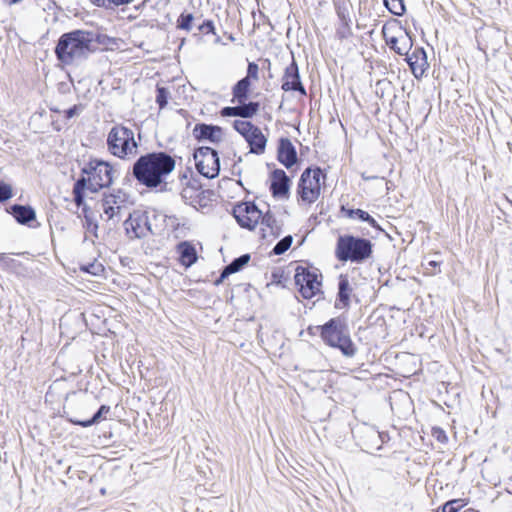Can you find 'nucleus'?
<instances>
[{
  "instance_id": "1",
  "label": "nucleus",
  "mask_w": 512,
  "mask_h": 512,
  "mask_svg": "<svg viewBox=\"0 0 512 512\" xmlns=\"http://www.w3.org/2000/svg\"><path fill=\"white\" fill-rule=\"evenodd\" d=\"M175 160L165 152L142 155L133 165V176L142 185L156 188L175 169Z\"/></svg>"
},
{
  "instance_id": "2",
  "label": "nucleus",
  "mask_w": 512,
  "mask_h": 512,
  "mask_svg": "<svg viewBox=\"0 0 512 512\" xmlns=\"http://www.w3.org/2000/svg\"><path fill=\"white\" fill-rule=\"evenodd\" d=\"M114 169L105 161L93 159L82 168V176L74 185V200L78 206L83 203L87 192L96 193L109 187L113 182Z\"/></svg>"
},
{
  "instance_id": "3",
  "label": "nucleus",
  "mask_w": 512,
  "mask_h": 512,
  "mask_svg": "<svg viewBox=\"0 0 512 512\" xmlns=\"http://www.w3.org/2000/svg\"><path fill=\"white\" fill-rule=\"evenodd\" d=\"M93 42V35L87 31L65 33L58 40L55 54L64 65H72L88 57L92 52Z\"/></svg>"
},
{
  "instance_id": "4",
  "label": "nucleus",
  "mask_w": 512,
  "mask_h": 512,
  "mask_svg": "<svg viewBox=\"0 0 512 512\" xmlns=\"http://www.w3.org/2000/svg\"><path fill=\"white\" fill-rule=\"evenodd\" d=\"M108 151L120 159H131L137 155L138 144L134 132L122 125L114 126L107 136Z\"/></svg>"
},
{
  "instance_id": "5",
  "label": "nucleus",
  "mask_w": 512,
  "mask_h": 512,
  "mask_svg": "<svg viewBox=\"0 0 512 512\" xmlns=\"http://www.w3.org/2000/svg\"><path fill=\"white\" fill-rule=\"evenodd\" d=\"M372 254L371 242L354 236H340L337 241L335 255L340 261L361 263Z\"/></svg>"
},
{
  "instance_id": "6",
  "label": "nucleus",
  "mask_w": 512,
  "mask_h": 512,
  "mask_svg": "<svg viewBox=\"0 0 512 512\" xmlns=\"http://www.w3.org/2000/svg\"><path fill=\"white\" fill-rule=\"evenodd\" d=\"M321 337L331 347L341 350L345 356H353L356 348L347 332L346 323L341 318H333L321 327Z\"/></svg>"
},
{
  "instance_id": "7",
  "label": "nucleus",
  "mask_w": 512,
  "mask_h": 512,
  "mask_svg": "<svg viewBox=\"0 0 512 512\" xmlns=\"http://www.w3.org/2000/svg\"><path fill=\"white\" fill-rule=\"evenodd\" d=\"M321 177L324 178L321 169H306L300 178L298 193L305 203H314L320 196Z\"/></svg>"
},
{
  "instance_id": "8",
  "label": "nucleus",
  "mask_w": 512,
  "mask_h": 512,
  "mask_svg": "<svg viewBox=\"0 0 512 512\" xmlns=\"http://www.w3.org/2000/svg\"><path fill=\"white\" fill-rule=\"evenodd\" d=\"M238 224H272L275 219L267 211L264 213L253 202H240L233 208Z\"/></svg>"
},
{
  "instance_id": "9",
  "label": "nucleus",
  "mask_w": 512,
  "mask_h": 512,
  "mask_svg": "<svg viewBox=\"0 0 512 512\" xmlns=\"http://www.w3.org/2000/svg\"><path fill=\"white\" fill-rule=\"evenodd\" d=\"M194 160L198 172L207 177L215 178L220 171V162L217 152L210 147H200L194 153Z\"/></svg>"
},
{
  "instance_id": "10",
  "label": "nucleus",
  "mask_w": 512,
  "mask_h": 512,
  "mask_svg": "<svg viewBox=\"0 0 512 512\" xmlns=\"http://www.w3.org/2000/svg\"><path fill=\"white\" fill-rule=\"evenodd\" d=\"M126 195L120 190L105 195L102 199L101 218L103 221H121V216L126 213Z\"/></svg>"
},
{
  "instance_id": "11",
  "label": "nucleus",
  "mask_w": 512,
  "mask_h": 512,
  "mask_svg": "<svg viewBox=\"0 0 512 512\" xmlns=\"http://www.w3.org/2000/svg\"><path fill=\"white\" fill-rule=\"evenodd\" d=\"M295 283L299 287V292L305 299H311L321 292V276L315 271L304 268L297 269Z\"/></svg>"
},
{
  "instance_id": "12",
  "label": "nucleus",
  "mask_w": 512,
  "mask_h": 512,
  "mask_svg": "<svg viewBox=\"0 0 512 512\" xmlns=\"http://www.w3.org/2000/svg\"><path fill=\"white\" fill-rule=\"evenodd\" d=\"M383 35L386 44L399 55H408V52L413 46L410 34L401 27L395 30L390 28H383Z\"/></svg>"
},
{
  "instance_id": "13",
  "label": "nucleus",
  "mask_w": 512,
  "mask_h": 512,
  "mask_svg": "<svg viewBox=\"0 0 512 512\" xmlns=\"http://www.w3.org/2000/svg\"><path fill=\"white\" fill-rule=\"evenodd\" d=\"M282 89L284 91H299L302 95H306V90L300 81L298 65L294 59L285 69Z\"/></svg>"
},
{
  "instance_id": "14",
  "label": "nucleus",
  "mask_w": 512,
  "mask_h": 512,
  "mask_svg": "<svg viewBox=\"0 0 512 512\" xmlns=\"http://www.w3.org/2000/svg\"><path fill=\"white\" fill-rule=\"evenodd\" d=\"M352 290L353 289L348 280V277L345 275H340L338 282V296L335 301V308L342 310L349 307Z\"/></svg>"
},
{
  "instance_id": "15",
  "label": "nucleus",
  "mask_w": 512,
  "mask_h": 512,
  "mask_svg": "<svg viewBox=\"0 0 512 512\" xmlns=\"http://www.w3.org/2000/svg\"><path fill=\"white\" fill-rule=\"evenodd\" d=\"M278 160L287 168H290L296 163L297 154L292 142L287 138L280 140L278 148Z\"/></svg>"
},
{
  "instance_id": "16",
  "label": "nucleus",
  "mask_w": 512,
  "mask_h": 512,
  "mask_svg": "<svg viewBox=\"0 0 512 512\" xmlns=\"http://www.w3.org/2000/svg\"><path fill=\"white\" fill-rule=\"evenodd\" d=\"M270 189L274 196L285 197L289 190V178L283 170H275L272 173Z\"/></svg>"
},
{
  "instance_id": "17",
  "label": "nucleus",
  "mask_w": 512,
  "mask_h": 512,
  "mask_svg": "<svg viewBox=\"0 0 512 512\" xmlns=\"http://www.w3.org/2000/svg\"><path fill=\"white\" fill-rule=\"evenodd\" d=\"M258 107V103L250 102L240 106L225 107L221 114L222 116H240L243 118H250L257 113Z\"/></svg>"
},
{
  "instance_id": "18",
  "label": "nucleus",
  "mask_w": 512,
  "mask_h": 512,
  "mask_svg": "<svg viewBox=\"0 0 512 512\" xmlns=\"http://www.w3.org/2000/svg\"><path fill=\"white\" fill-rule=\"evenodd\" d=\"M245 140L249 144L251 153L261 155L265 152L267 138L260 128L256 127L253 129V132H251Z\"/></svg>"
},
{
  "instance_id": "19",
  "label": "nucleus",
  "mask_w": 512,
  "mask_h": 512,
  "mask_svg": "<svg viewBox=\"0 0 512 512\" xmlns=\"http://www.w3.org/2000/svg\"><path fill=\"white\" fill-rule=\"evenodd\" d=\"M194 133L200 139H207L211 142H219L222 139V129L218 126H211L206 124L197 125L194 128Z\"/></svg>"
},
{
  "instance_id": "20",
  "label": "nucleus",
  "mask_w": 512,
  "mask_h": 512,
  "mask_svg": "<svg viewBox=\"0 0 512 512\" xmlns=\"http://www.w3.org/2000/svg\"><path fill=\"white\" fill-rule=\"evenodd\" d=\"M8 212L13 215L15 220L20 224H26L35 219L36 213L35 210L30 206L23 205H12Z\"/></svg>"
},
{
  "instance_id": "21",
  "label": "nucleus",
  "mask_w": 512,
  "mask_h": 512,
  "mask_svg": "<svg viewBox=\"0 0 512 512\" xmlns=\"http://www.w3.org/2000/svg\"><path fill=\"white\" fill-rule=\"evenodd\" d=\"M178 252L181 263L186 267H190L197 261L195 248L188 242H181L178 245Z\"/></svg>"
},
{
  "instance_id": "22",
  "label": "nucleus",
  "mask_w": 512,
  "mask_h": 512,
  "mask_svg": "<svg viewBox=\"0 0 512 512\" xmlns=\"http://www.w3.org/2000/svg\"><path fill=\"white\" fill-rule=\"evenodd\" d=\"M340 213L341 217L347 220L364 221L369 222V224H377L367 212L361 209H347L343 206Z\"/></svg>"
},
{
  "instance_id": "23",
  "label": "nucleus",
  "mask_w": 512,
  "mask_h": 512,
  "mask_svg": "<svg viewBox=\"0 0 512 512\" xmlns=\"http://www.w3.org/2000/svg\"><path fill=\"white\" fill-rule=\"evenodd\" d=\"M407 62L413 71L414 74L419 70L420 73L423 72V67L426 64V54L423 49H415L412 54L406 55Z\"/></svg>"
},
{
  "instance_id": "24",
  "label": "nucleus",
  "mask_w": 512,
  "mask_h": 512,
  "mask_svg": "<svg viewBox=\"0 0 512 512\" xmlns=\"http://www.w3.org/2000/svg\"><path fill=\"white\" fill-rule=\"evenodd\" d=\"M250 260L249 254H244L239 258L233 260L228 266L225 267L221 274V278H225L230 274L236 273L241 270Z\"/></svg>"
},
{
  "instance_id": "25",
  "label": "nucleus",
  "mask_w": 512,
  "mask_h": 512,
  "mask_svg": "<svg viewBox=\"0 0 512 512\" xmlns=\"http://www.w3.org/2000/svg\"><path fill=\"white\" fill-rule=\"evenodd\" d=\"M250 85L251 84L248 78H243L234 86L233 96L238 100L239 103H243L247 99Z\"/></svg>"
},
{
  "instance_id": "26",
  "label": "nucleus",
  "mask_w": 512,
  "mask_h": 512,
  "mask_svg": "<svg viewBox=\"0 0 512 512\" xmlns=\"http://www.w3.org/2000/svg\"><path fill=\"white\" fill-rule=\"evenodd\" d=\"M175 220L174 216H168L162 211L151 210L146 212L145 224H149L152 221L157 223H166L167 221L174 222Z\"/></svg>"
},
{
  "instance_id": "27",
  "label": "nucleus",
  "mask_w": 512,
  "mask_h": 512,
  "mask_svg": "<svg viewBox=\"0 0 512 512\" xmlns=\"http://www.w3.org/2000/svg\"><path fill=\"white\" fill-rule=\"evenodd\" d=\"M234 129L240 133L245 139L248 135L253 132L257 126L253 125L250 121L245 120H235L233 123Z\"/></svg>"
},
{
  "instance_id": "28",
  "label": "nucleus",
  "mask_w": 512,
  "mask_h": 512,
  "mask_svg": "<svg viewBox=\"0 0 512 512\" xmlns=\"http://www.w3.org/2000/svg\"><path fill=\"white\" fill-rule=\"evenodd\" d=\"M387 9L396 16H401L405 13V5L403 0H384Z\"/></svg>"
},
{
  "instance_id": "29",
  "label": "nucleus",
  "mask_w": 512,
  "mask_h": 512,
  "mask_svg": "<svg viewBox=\"0 0 512 512\" xmlns=\"http://www.w3.org/2000/svg\"><path fill=\"white\" fill-rule=\"evenodd\" d=\"M80 270L93 276H101L104 272V266L102 263L95 260L92 263L82 264Z\"/></svg>"
},
{
  "instance_id": "30",
  "label": "nucleus",
  "mask_w": 512,
  "mask_h": 512,
  "mask_svg": "<svg viewBox=\"0 0 512 512\" xmlns=\"http://www.w3.org/2000/svg\"><path fill=\"white\" fill-rule=\"evenodd\" d=\"M110 411V407L106 405H102L98 412L89 420L86 421H77L76 424L82 426V427H89L93 425L94 423H97L104 414H107Z\"/></svg>"
},
{
  "instance_id": "31",
  "label": "nucleus",
  "mask_w": 512,
  "mask_h": 512,
  "mask_svg": "<svg viewBox=\"0 0 512 512\" xmlns=\"http://www.w3.org/2000/svg\"><path fill=\"white\" fill-rule=\"evenodd\" d=\"M150 231V226H128L126 227V234L130 238H141Z\"/></svg>"
},
{
  "instance_id": "32",
  "label": "nucleus",
  "mask_w": 512,
  "mask_h": 512,
  "mask_svg": "<svg viewBox=\"0 0 512 512\" xmlns=\"http://www.w3.org/2000/svg\"><path fill=\"white\" fill-rule=\"evenodd\" d=\"M466 503L462 499H454L446 502L442 508L441 512H458L462 507H464ZM439 512V510L437 511Z\"/></svg>"
},
{
  "instance_id": "33",
  "label": "nucleus",
  "mask_w": 512,
  "mask_h": 512,
  "mask_svg": "<svg viewBox=\"0 0 512 512\" xmlns=\"http://www.w3.org/2000/svg\"><path fill=\"white\" fill-rule=\"evenodd\" d=\"M292 236L288 235L286 237H284L281 241H279L275 247L273 248V253L275 255H281L283 254L285 251H287L291 244H292Z\"/></svg>"
},
{
  "instance_id": "34",
  "label": "nucleus",
  "mask_w": 512,
  "mask_h": 512,
  "mask_svg": "<svg viewBox=\"0 0 512 512\" xmlns=\"http://www.w3.org/2000/svg\"><path fill=\"white\" fill-rule=\"evenodd\" d=\"M194 17L190 13H182L179 18L177 19V27L182 30L190 31L191 30V23L193 21Z\"/></svg>"
},
{
  "instance_id": "35",
  "label": "nucleus",
  "mask_w": 512,
  "mask_h": 512,
  "mask_svg": "<svg viewBox=\"0 0 512 512\" xmlns=\"http://www.w3.org/2000/svg\"><path fill=\"white\" fill-rule=\"evenodd\" d=\"M13 196L12 186L0 181V202H4Z\"/></svg>"
},
{
  "instance_id": "36",
  "label": "nucleus",
  "mask_w": 512,
  "mask_h": 512,
  "mask_svg": "<svg viewBox=\"0 0 512 512\" xmlns=\"http://www.w3.org/2000/svg\"><path fill=\"white\" fill-rule=\"evenodd\" d=\"M91 1L98 6H105V7H110L112 5L119 6V5L130 3V0H91Z\"/></svg>"
},
{
  "instance_id": "37",
  "label": "nucleus",
  "mask_w": 512,
  "mask_h": 512,
  "mask_svg": "<svg viewBox=\"0 0 512 512\" xmlns=\"http://www.w3.org/2000/svg\"><path fill=\"white\" fill-rule=\"evenodd\" d=\"M259 67L256 63H249L248 64V68H247V76L245 78H248V80L250 81V79H253V80H258L259 79Z\"/></svg>"
},
{
  "instance_id": "38",
  "label": "nucleus",
  "mask_w": 512,
  "mask_h": 512,
  "mask_svg": "<svg viewBox=\"0 0 512 512\" xmlns=\"http://www.w3.org/2000/svg\"><path fill=\"white\" fill-rule=\"evenodd\" d=\"M168 97H167V91L165 88H158L157 89V96H156V102L158 103V105L160 106V108H163L167 102H168Z\"/></svg>"
},
{
  "instance_id": "39",
  "label": "nucleus",
  "mask_w": 512,
  "mask_h": 512,
  "mask_svg": "<svg viewBox=\"0 0 512 512\" xmlns=\"http://www.w3.org/2000/svg\"><path fill=\"white\" fill-rule=\"evenodd\" d=\"M199 29L203 32H206V33H214V25L211 21H206L204 22L200 27Z\"/></svg>"
},
{
  "instance_id": "40",
  "label": "nucleus",
  "mask_w": 512,
  "mask_h": 512,
  "mask_svg": "<svg viewBox=\"0 0 512 512\" xmlns=\"http://www.w3.org/2000/svg\"><path fill=\"white\" fill-rule=\"evenodd\" d=\"M436 266H438V262L429 261L427 267H425V273L428 275L436 274V272L433 269H431V268H435Z\"/></svg>"
},
{
  "instance_id": "41",
  "label": "nucleus",
  "mask_w": 512,
  "mask_h": 512,
  "mask_svg": "<svg viewBox=\"0 0 512 512\" xmlns=\"http://www.w3.org/2000/svg\"><path fill=\"white\" fill-rule=\"evenodd\" d=\"M80 110H81L80 107L75 105V106H73L72 108H70V109H68L66 111V117L67 118H72L75 115L79 114Z\"/></svg>"
},
{
  "instance_id": "42",
  "label": "nucleus",
  "mask_w": 512,
  "mask_h": 512,
  "mask_svg": "<svg viewBox=\"0 0 512 512\" xmlns=\"http://www.w3.org/2000/svg\"><path fill=\"white\" fill-rule=\"evenodd\" d=\"M0 266L8 267L9 266V258L5 253H0Z\"/></svg>"
},
{
  "instance_id": "43",
  "label": "nucleus",
  "mask_w": 512,
  "mask_h": 512,
  "mask_svg": "<svg viewBox=\"0 0 512 512\" xmlns=\"http://www.w3.org/2000/svg\"><path fill=\"white\" fill-rule=\"evenodd\" d=\"M435 434H437L438 440L444 441L446 439V435L444 434V432L442 430H436Z\"/></svg>"
},
{
  "instance_id": "44",
  "label": "nucleus",
  "mask_w": 512,
  "mask_h": 512,
  "mask_svg": "<svg viewBox=\"0 0 512 512\" xmlns=\"http://www.w3.org/2000/svg\"><path fill=\"white\" fill-rule=\"evenodd\" d=\"M127 215H128V217H127V219L124 220L123 224H128V222L131 220V217H132L131 214L128 212Z\"/></svg>"
},
{
  "instance_id": "45",
  "label": "nucleus",
  "mask_w": 512,
  "mask_h": 512,
  "mask_svg": "<svg viewBox=\"0 0 512 512\" xmlns=\"http://www.w3.org/2000/svg\"><path fill=\"white\" fill-rule=\"evenodd\" d=\"M464 512H478V511L473 508H469V509L465 510Z\"/></svg>"
},
{
  "instance_id": "46",
  "label": "nucleus",
  "mask_w": 512,
  "mask_h": 512,
  "mask_svg": "<svg viewBox=\"0 0 512 512\" xmlns=\"http://www.w3.org/2000/svg\"><path fill=\"white\" fill-rule=\"evenodd\" d=\"M9 4H14L16 3L18 0H6Z\"/></svg>"
},
{
  "instance_id": "47",
  "label": "nucleus",
  "mask_w": 512,
  "mask_h": 512,
  "mask_svg": "<svg viewBox=\"0 0 512 512\" xmlns=\"http://www.w3.org/2000/svg\"><path fill=\"white\" fill-rule=\"evenodd\" d=\"M247 227H248L250 230H253V228H254L255 226L249 225V226H247Z\"/></svg>"
},
{
  "instance_id": "48",
  "label": "nucleus",
  "mask_w": 512,
  "mask_h": 512,
  "mask_svg": "<svg viewBox=\"0 0 512 512\" xmlns=\"http://www.w3.org/2000/svg\"><path fill=\"white\" fill-rule=\"evenodd\" d=\"M133 0H130V3L132 2Z\"/></svg>"
}]
</instances>
